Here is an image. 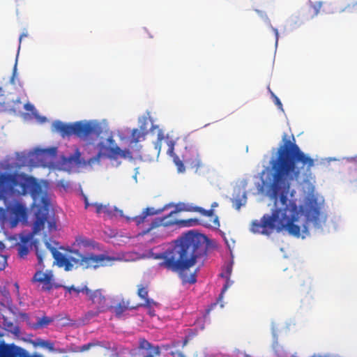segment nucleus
Listing matches in <instances>:
<instances>
[{
    "instance_id": "nucleus-1",
    "label": "nucleus",
    "mask_w": 357,
    "mask_h": 357,
    "mask_svg": "<svg viewBox=\"0 0 357 357\" xmlns=\"http://www.w3.org/2000/svg\"><path fill=\"white\" fill-rule=\"evenodd\" d=\"M283 144L277 151L275 159L271 161L273 181L270 187V197L275 208L271 214H264L260 220L252 222L250 231L254 234L270 236L275 231H287L289 234L299 238L301 227L296 224L301 210L296 201L288 199L290 181L305 176L314 165V160L305 154L292 140L282 137Z\"/></svg>"
},
{
    "instance_id": "nucleus-2",
    "label": "nucleus",
    "mask_w": 357,
    "mask_h": 357,
    "mask_svg": "<svg viewBox=\"0 0 357 357\" xmlns=\"http://www.w3.org/2000/svg\"><path fill=\"white\" fill-rule=\"evenodd\" d=\"M205 236L190 231L176 240L174 245L164 252L157 254L155 259H162L160 267L178 273L183 283L196 282L195 273L186 272L206 255Z\"/></svg>"
},
{
    "instance_id": "nucleus-3",
    "label": "nucleus",
    "mask_w": 357,
    "mask_h": 357,
    "mask_svg": "<svg viewBox=\"0 0 357 357\" xmlns=\"http://www.w3.org/2000/svg\"><path fill=\"white\" fill-rule=\"evenodd\" d=\"M45 245L52 252L58 266L63 267L66 271L73 270L74 265L82 269H97L108 265L114 260L113 257L105 254L96 255L89 252L82 253L78 250H70V252L76 257H68L56 248L52 247L50 243L45 242Z\"/></svg>"
},
{
    "instance_id": "nucleus-4",
    "label": "nucleus",
    "mask_w": 357,
    "mask_h": 357,
    "mask_svg": "<svg viewBox=\"0 0 357 357\" xmlns=\"http://www.w3.org/2000/svg\"><path fill=\"white\" fill-rule=\"evenodd\" d=\"M28 193L35 202L43 193V185L36 178L23 173L0 174V199L4 196L25 195Z\"/></svg>"
},
{
    "instance_id": "nucleus-5",
    "label": "nucleus",
    "mask_w": 357,
    "mask_h": 357,
    "mask_svg": "<svg viewBox=\"0 0 357 357\" xmlns=\"http://www.w3.org/2000/svg\"><path fill=\"white\" fill-rule=\"evenodd\" d=\"M53 130L59 132L64 138L74 135L76 137L91 143L93 138L98 137L102 132L99 125L92 122L77 121L73 123H65L60 121L52 124Z\"/></svg>"
},
{
    "instance_id": "nucleus-6",
    "label": "nucleus",
    "mask_w": 357,
    "mask_h": 357,
    "mask_svg": "<svg viewBox=\"0 0 357 357\" xmlns=\"http://www.w3.org/2000/svg\"><path fill=\"white\" fill-rule=\"evenodd\" d=\"M39 199L43 205L38 207L35 213L36 219L33 225V232L31 234L21 236L20 243L18 244L29 245V243L32 238L33 234H36L43 230L46 222L48 224V229L50 231L56 230V222L54 220H48L50 213L48 208L50 203L48 199L45 196H43V194L37 199Z\"/></svg>"
},
{
    "instance_id": "nucleus-7",
    "label": "nucleus",
    "mask_w": 357,
    "mask_h": 357,
    "mask_svg": "<svg viewBox=\"0 0 357 357\" xmlns=\"http://www.w3.org/2000/svg\"><path fill=\"white\" fill-rule=\"evenodd\" d=\"M107 142L110 146H107L103 142L98 144V152L96 155L89 158L86 162V165H93L96 163H100L101 158H107L111 160H117L119 158H131V153L129 150H122L115 144V141L112 137L107 138Z\"/></svg>"
},
{
    "instance_id": "nucleus-8",
    "label": "nucleus",
    "mask_w": 357,
    "mask_h": 357,
    "mask_svg": "<svg viewBox=\"0 0 357 357\" xmlns=\"http://www.w3.org/2000/svg\"><path fill=\"white\" fill-rule=\"evenodd\" d=\"M39 241L38 240H33L31 242V245L34 247L36 254L38 259V264L41 270L38 271L33 275L32 281L33 282H40L43 284L42 289L45 291H49L53 288V275L51 272L43 273L42 270L44 268L43 259L45 258V254L43 250L38 248Z\"/></svg>"
},
{
    "instance_id": "nucleus-9",
    "label": "nucleus",
    "mask_w": 357,
    "mask_h": 357,
    "mask_svg": "<svg viewBox=\"0 0 357 357\" xmlns=\"http://www.w3.org/2000/svg\"><path fill=\"white\" fill-rule=\"evenodd\" d=\"M180 204H181L178 205V206H179L178 209L170 212L167 215H165L162 218H158L153 220L150 224V226L143 232V234H146L149 232L151 230L160 226L167 227L175 225H178L183 227H187L192 225L191 222L197 223L198 220L196 219L178 220L176 218H175L174 215L177 213L178 211H181V210H180V208L183 207V206Z\"/></svg>"
},
{
    "instance_id": "nucleus-10",
    "label": "nucleus",
    "mask_w": 357,
    "mask_h": 357,
    "mask_svg": "<svg viewBox=\"0 0 357 357\" xmlns=\"http://www.w3.org/2000/svg\"><path fill=\"white\" fill-rule=\"evenodd\" d=\"M85 294L89 296V300L96 305L97 311L95 315H98L99 313L106 312L109 309V306L107 304V298L102 294V290L96 289L91 291L86 286H85Z\"/></svg>"
},
{
    "instance_id": "nucleus-11",
    "label": "nucleus",
    "mask_w": 357,
    "mask_h": 357,
    "mask_svg": "<svg viewBox=\"0 0 357 357\" xmlns=\"http://www.w3.org/2000/svg\"><path fill=\"white\" fill-rule=\"evenodd\" d=\"M307 222L303 225L302 231L303 234H309L307 222H312L315 227H321L322 222V215L320 208L316 205H309L306 210Z\"/></svg>"
},
{
    "instance_id": "nucleus-12",
    "label": "nucleus",
    "mask_w": 357,
    "mask_h": 357,
    "mask_svg": "<svg viewBox=\"0 0 357 357\" xmlns=\"http://www.w3.org/2000/svg\"><path fill=\"white\" fill-rule=\"evenodd\" d=\"M7 210L9 217V227L10 228L15 227L21 218L26 215V208L20 203L10 206Z\"/></svg>"
},
{
    "instance_id": "nucleus-13",
    "label": "nucleus",
    "mask_w": 357,
    "mask_h": 357,
    "mask_svg": "<svg viewBox=\"0 0 357 357\" xmlns=\"http://www.w3.org/2000/svg\"><path fill=\"white\" fill-rule=\"evenodd\" d=\"M28 351L14 344H0V357H26Z\"/></svg>"
},
{
    "instance_id": "nucleus-14",
    "label": "nucleus",
    "mask_w": 357,
    "mask_h": 357,
    "mask_svg": "<svg viewBox=\"0 0 357 357\" xmlns=\"http://www.w3.org/2000/svg\"><path fill=\"white\" fill-rule=\"evenodd\" d=\"M138 349L142 357H155L160 355V348L145 339L139 340Z\"/></svg>"
},
{
    "instance_id": "nucleus-15",
    "label": "nucleus",
    "mask_w": 357,
    "mask_h": 357,
    "mask_svg": "<svg viewBox=\"0 0 357 357\" xmlns=\"http://www.w3.org/2000/svg\"><path fill=\"white\" fill-rule=\"evenodd\" d=\"M138 306H130V301L122 298L114 307L109 306V309H112L113 312L118 319H121L124 313L128 310H136Z\"/></svg>"
},
{
    "instance_id": "nucleus-16",
    "label": "nucleus",
    "mask_w": 357,
    "mask_h": 357,
    "mask_svg": "<svg viewBox=\"0 0 357 357\" xmlns=\"http://www.w3.org/2000/svg\"><path fill=\"white\" fill-rule=\"evenodd\" d=\"M163 210L164 208L155 210L153 208H146L142 211V213L140 215L135 216L133 218V220L136 222L137 225H139L146 222V218L148 216L159 214Z\"/></svg>"
},
{
    "instance_id": "nucleus-17",
    "label": "nucleus",
    "mask_w": 357,
    "mask_h": 357,
    "mask_svg": "<svg viewBox=\"0 0 357 357\" xmlns=\"http://www.w3.org/2000/svg\"><path fill=\"white\" fill-rule=\"evenodd\" d=\"M97 346L103 347L107 350H116V348L114 346H112L111 342H109L96 341V342H89L88 344L82 345L80 347V351H85L89 350L91 347H97Z\"/></svg>"
},
{
    "instance_id": "nucleus-18",
    "label": "nucleus",
    "mask_w": 357,
    "mask_h": 357,
    "mask_svg": "<svg viewBox=\"0 0 357 357\" xmlns=\"http://www.w3.org/2000/svg\"><path fill=\"white\" fill-rule=\"evenodd\" d=\"M181 205L183 206V207H181L180 210H184L186 211L191 212H198L201 213L202 215L206 217H212L214 215V210L213 208H211L209 210H205L200 206H192L190 205H186L185 204H182Z\"/></svg>"
},
{
    "instance_id": "nucleus-19",
    "label": "nucleus",
    "mask_w": 357,
    "mask_h": 357,
    "mask_svg": "<svg viewBox=\"0 0 357 357\" xmlns=\"http://www.w3.org/2000/svg\"><path fill=\"white\" fill-rule=\"evenodd\" d=\"M76 243L79 252L83 249L95 248L98 245V243L94 241L82 236L76 238Z\"/></svg>"
},
{
    "instance_id": "nucleus-20",
    "label": "nucleus",
    "mask_w": 357,
    "mask_h": 357,
    "mask_svg": "<svg viewBox=\"0 0 357 357\" xmlns=\"http://www.w3.org/2000/svg\"><path fill=\"white\" fill-rule=\"evenodd\" d=\"M33 345L35 347H39L41 348L47 349L50 351H54V342L45 340L41 338H36L33 342Z\"/></svg>"
},
{
    "instance_id": "nucleus-21",
    "label": "nucleus",
    "mask_w": 357,
    "mask_h": 357,
    "mask_svg": "<svg viewBox=\"0 0 357 357\" xmlns=\"http://www.w3.org/2000/svg\"><path fill=\"white\" fill-rule=\"evenodd\" d=\"M54 318H51L47 316H43L41 318H38V321L34 323L32 326L33 329H38L44 328L48 326L50 324L54 321Z\"/></svg>"
},
{
    "instance_id": "nucleus-22",
    "label": "nucleus",
    "mask_w": 357,
    "mask_h": 357,
    "mask_svg": "<svg viewBox=\"0 0 357 357\" xmlns=\"http://www.w3.org/2000/svg\"><path fill=\"white\" fill-rule=\"evenodd\" d=\"M146 132L139 130L137 128H135L132 131L131 134V142L137 143L145 138Z\"/></svg>"
},
{
    "instance_id": "nucleus-23",
    "label": "nucleus",
    "mask_w": 357,
    "mask_h": 357,
    "mask_svg": "<svg viewBox=\"0 0 357 357\" xmlns=\"http://www.w3.org/2000/svg\"><path fill=\"white\" fill-rule=\"evenodd\" d=\"M91 205L95 207L96 212L98 214L104 213L109 215L112 213V211L109 205H102V204L99 203H93Z\"/></svg>"
},
{
    "instance_id": "nucleus-24",
    "label": "nucleus",
    "mask_w": 357,
    "mask_h": 357,
    "mask_svg": "<svg viewBox=\"0 0 357 357\" xmlns=\"http://www.w3.org/2000/svg\"><path fill=\"white\" fill-rule=\"evenodd\" d=\"M185 162L190 168L195 169V170H197L202 165L199 155H196L194 158L187 159Z\"/></svg>"
},
{
    "instance_id": "nucleus-25",
    "label": "nucleus",
    "mask_w": 357,
    "mask_h": 357,
    "mask_svg": "<svg viewBox=\"0 0 357 357\" xmlns=\"http://www.w3.org/2000/svg\"><path fill=\"white\" fill-rule=\"evenodd\" d=\"M6 225H9V217L8 210L0 207V227H3Z\"/></svg>"
},
{
    "instance_id": "nucleus-26",
    "label": "nucleus",
    "mask_w": 357,
    "mask_h": 357,
    "mask_svg": "<svg viewBox=\"0 0 357 357\" xmlns=\"http://www.w3.org/2000/svg\"><path fill=\"white\" fill-rule=\"evenodd\" d=\"M16 247L18 251V255L21 258L26 257L29 254V245L17 244Z\"/></svg>"
},
{
    "instance_id": "nucleus-27",
    "label": "nucleus",
    "mask_w": 357,
    "mask_h": 357,
    "mask_svg": "<svg viewBox=\"0 0 357 357\" xmlns=\"http://www.w3.org/2000/svg\"><path fill=\"white\" fill-rule=\"evenodd\" d=\"M148 285L144 286L143 284L137 285V295L142 299L146 298L148 296Z\"/></svg>"
},
{
    "instance_id": "nucleus-28",
    "label": "nucleus",
    "mask_w": 357,
    "mask_h": 357,
    "mask_svg": "<svg viewBox=\"0 0 357 357\" xmlns=\"http://www.w3.org/2000/svg\"><path fill=\"white\" fill-rule=\"evenodd\" d=\"M165 139V135L164 132L162 130H158V139L157 141L155 142V149L158 150V153L160 152L161 149V145L162 140Z\"/></svg>"
},
{
    "instance_id": "nucleus-29",
    "label": "nucleus",
    "mask_w": 357,
    "mask_h": 357,
    "mask_svg": "<svg viewBox=\"0 0 357 357\" xmlns=\"http://www.w3.org/2000/svg\"><path fill=\"white\" fill-rule=\"evenodd\" d=\"M63 287L70 294L71 293H74L75 294V296H78L80 292H84L85 293V287L82 288V289H79V288H77V287H75L73 285L70 286V287H67V286H63Z\"/></svg>"
},
{
    "instance_id": "nucleus-30",
    "label": "nucleus",
    "mask_w": 357,
    "mask_h": 357,
    "mask_svg": "<svg viewBox=\"0 0 357 357\" xmlns=\"http://www.w3.org/2000/svg\"><path fill=\"white\" fill-rule=\"evenodd\" d=\"M174 162L177 167V171L179 173H183L185 172V166L183 162L179 159L178 156L174 158Z\"/></svg>"
},
{
    "instance_id": "nucleus-31",
    "label": "nucleus",
    "mask_w": 357,
    "mask_h": 357,
    "mask_svg": "<svg viewBox=\"0 0 357 357\" xmlns=\"http://www.w3.org/2000/svg\"><path fill=\"white\" fill-rule=\"evenodd\" d=\"M231 271H232V266L231 264H228L226 266L225 271L220 274V276L225 279H228V278H230V276H231Z\"/></svg>"
},
{
    "instance_id": "nucleus-32",
    "label": "nucleus",
    "mask_w": 357,
    "mask_h": 357,
    "mask_svg": "<svg viewBox=\"0 0 357 357\" xmlns=\"http://www.w3.org/2000/svg\"><path fill=\"white\" fill-rule=\"evenodd\" d=\"M322 3L321 2H317L310 6V8L313 9L312 17L316 16L319 13V10L321 8Z\"/></svg>"
},
{
    "instance_id": "nucleus-33",
    "label": "nucleus",
    "mask_w": 357,
    "mask_h": 357,
    "mask_svg": "<svg viewBox=\"0 0 357 357\" xmlns=\"http://www.w3.org/2000/svg\"><path fill=\"white\" fill-rule=\"evenodd\" d=\"M268 89L271 93L272 98L273 99L275 104L278 107L279 109H282V104L281 101L280 100V99L275 95V93L271 90V89L269 87L268 88Z\"/></svg>"
},
{
    "instance_id": "nucleus-34",
    "label": "nucleus",
    "mask_w": 357,
    "mask_h": 357,
    "mask_svg": "<svg viewBox=\"0 0 357 357\" xmlns=\"http://www.w3.org/2000/svg\"><path fill=\"white\" fill-rule=\"evenodd\" d=\"M143 300L145 301V303L144 304L137 305V306H138V307L141 306L151 307L152 305H156V303L153 299L149 298L148 296L146 298H143Z\"/></svg>"
},
{
    "instance_id": "nucleus-35",
    "label": "nucleus",
    "mask_w": 357,
    "mask_h": 357,
    "mask_svg": "<svg viewBox=\"0 0 357 357\" xmlns=\"http://www.w3.org/2000/svg\"><path fill=\"white\" fill-rule=\"evenodd\" d=\"M233 282L230 280V278H228V279H226V282L224 284L222 289V294H223L225 291L227 290V289L232 284Z\"/></svg>"
},
{
    "instance_id": "nucleus-36",
    "label": "nucleus",
    "mask_w": 357,
    "mask_h": 357,
    "mask_svg": "<svg viewBox=\"0 0 357 357\" xmlns=\"http://www.w3.org/2000/svg\"><path fill=\"white\" fill-rule=\"evenodd\" d=\"M5 107V97L0 91V111Z\"/></svg>"
},
{
    "instance_id": "nucleus-37",
    "label": "nucleus",
    "mask_w": 357,
    "mask_h": 357,
    "mask_svg": "<svg viewBox=\"0 0 357 357\" xmlns=\"http://www.w3.org/2000/svg\"><path fill=\"white\" fill-rule=\"evenodd\" d=\"M55 152H56V149H55V148H52V149H48V150H42V151H40V155H46V154H47V153H50V154H54V153H55Z\"/></svg>"
},
{
    "instance_id": "nucleus-38",
    "label": "nucleus",
    "mask_w": 357,
    "mask_h": 357,
    "mask_svg": "<svg viewBox=\"0 0 357 357\" xmlns=\"http://www.w3.org/2000/svg\"><path fill=\"white\" fill-rule=\"evenodd\" d=\"M168 146H169V149L167 150V153L170 155L172 154L173 153V151H174V144L172 143V142L171 141H168V140H166Z\"/></svg>"
},
{
    "instance_id": "nucleus-39",
    "label": "nucleus",
    "mask_w": 357,
    "mask_h": 357,
    "mask_svg": "<svg viewBox=\"0 0 357 357\" xmlns=\"http://www.w3.org/2000/svg\"><path fill=\"white\" fill-rule=\"evenodd\" d=\"M213 224L215 227H220V222H219V220H218V216H215L214 220H213Z\"/></svg>"
},
{
    "instance_id": "nucleus-40",
    "label": "nucleus",
    "mask_w": 357,
    "mask_h": 357,
    "mask_svg": "<svg viewBox=\"0 0 357 357\" xmlns=\"http://www.w3.org/2000/svg\"><path fill=\"white\" fill-rule=\"evenodd\" d=\"M174 354H176L177 355L178 357H186L184 354L181 351H176V353L174 352H172V355H174Z\"/></svg>"
},
{
    "instance_id": "nucleus-41",
    "label": "nucleus",
    "mask_w": 357,
    "mask_h": 357,
    "mask_svg": "<svg viewBox=\"0 0 357 357\" xmlns=\"http://www.w3.org/2000/svg\"><path fill=\"white\" fill-rule=\"evenodd\" d=\"M75 160H78L81 156V153L78 149L76 150V151L75 153Z\"/></svg>"
},
{
    "instance_id": "nucleus-42",
    "label": "nucleus",
    "mask_w": 357,
    "mask_h": 357,
    "mask_svg": "<svg viewBox=\"0 0 357 357\" xmlns=\"http://www.w3.org/2000/svg\"><path fill=\"white\" fill-rule=\"evenodd\" d=\"M6 264V259L5 258L2 263H0V271L5 268V264Z\"/></svg>"
},
{
    "instance_id": "nucleus-43",
    "label": "nucleus",
    "mask_w": 357,
    "mask_h": 357,
    "mask_svg": "<svg viewBox=\"0 0 357 357\" xmlns=\"http://www.w3.org/2000/svg\"><path fill=\"white\" fill-rule=\"evenodd\" d=\"M26 357H43V356L38 354H33L31 355L29 352L26 355Z\"/></svg>"
},
{
    "instance_id": "nucleus-44",
    "label": "nucleus",
    "mask_w": 357,
    "mask_h": 357,
    "mask_svg": "<svg viewBox=\"0 0 357 357\" xmlns=\"http://www.w3.org/2000/svg\"><path fill=\"white\" fill-rule=\"evenodd\" d=\"M85 208H87L89 206H92V204H89L86 197L84 199Z\"/></svg>"
},
{
    "instance_id": "nucleus-45",
    "label": "nucleus",
    "mask_w": 357,
    "mask_h": 357,
    "mask_svg": "<svg viewBox=\"0 0 357 357\" xmlns=\"http://www.w3.org/2000/svg\"><path fill=\"white\" fill-rule=\"evenodd\" d=\"M5 249V245L3 242L0 241V251H2Z\"/></svg>"
},
{
    "instance_id": "nucleus-46",
    "label": "nucleus",
    "mask_w": 357,
    "mask_h": 357,
    "mask_svg": "<svg viewBox=\"0 0 357 357\" xmlns=\"http://www.w3.org/2000/svg\"><path fill=\"white\" fill-rule=\"evenodd\" d=\"M273 29V31L275 34V36H276V42L278 41V29Z\"/></svg>"
},
{
    "instance_id": "nucleus-47",
    "label": "nucleus",
    "mask_w": 357,
    "mask_h": 357,
    "mask_svg": "<svg viewBox=\"0 0 357 357\" xmlns=\"http://www.w3.org/2000/svg\"><path fill=\"white\" fill-rule=\"evenodd\" d=\"M216 305H217V303H213V304L211 305V307L207 310V313H208V312H210V310H212V308H213V307H215Z\"/></svg>"
},
{
    "instance_id": "nucleus-48",
    "label": "nucleus",
    "mask_w": 357,
    "mask_h": 357,
    "mask_svg": "<svg viewBox=\"0 0 357 357\" xmlns=\"http://www.w3.org/2000/svg\"><path fill=\"white\" fill-rule=\"evenodd\" d=\"M188 342V338L186 337L183 342V347H185V345H187Z\"/></svg>"
},
{
    "instance_id": "nucleus-49",
    "label": "nucleus",
    "mask_w": 357,
    "mask_h": 357,
    "mask_svg": "<svg viewBox=\"0 0 357 357\" xmlns=\"http://www.w3.org/2000/svg\"><path fill=\"white\" fill-rule=\"evenodd\" d=\"M218 206V204L217 202H213L212 204H211V208H214L215 207H217Z\"/></svg>"
},
{
    "instance_id": "nucleus-50",
    "label": "nucleus",
    "mask_w": 357,
    "mask_h": 357,
    "mask_svg": "<svg viewBox=\"0 0 357 357\" xmlns=\"http://www.w3.org/2000/svg\"><path fill=\"white\" fill-rule=\"evenodd\" d=\"M111 357H119V354L117 353H115Z\"/></svg>"
},
{
    "instance_id": "nucleus-51",
    "label": "nucleus",
    "mask_w": 357,
    "mask_h": 357,
    "mask_svg": "<svg viewBox=\"0 0 357 357\" xmlns=\"http://www.w3.org/2000/svg\"><path fill=\"white\" fill-rule=\"evenodd\" d=\"M240 207H241V204H238V206H236V208L238 209V208H240Z\"/></svg>"
},
{
    "instance_id": "nucleus-52",
    "label": "nucleus",
    "mask_w": 357,
    "mask_h": 357,
    "mask_svg": "<svg viewBox=\"0 0 357 357\" xmlns=\"http://www.w3.org/2000/svg\"><path fill=\"white\" fill-rule=\"evenodd\" d=\"M291 357H296V356H292Z\"/></svg>"
}]
</instances>
